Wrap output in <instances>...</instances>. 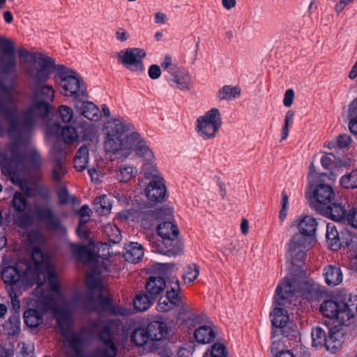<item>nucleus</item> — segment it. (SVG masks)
I'll return each instance as SVG.
<instances>
[{"mask_svg":"<svg viewBox=\"0 0 357 357\" xmlns=\"http://www.w3.org/2000/svg\"><path fill=\"white\" fill-rule=\"evenodd\" d=\"M46 280L54 300L46 296V311L52 306L58 326L61 332L63 344L72 352L67 357H115L116 347L112 340L119 323L113 319L93 321L89 328L79 333L73 331L72 302L61 293L56 266L46 252Z\"/></svg>","mask_w":357,"mask_h":357,"instance_id":"f257e3e1","label":"nucleus"},{"mask_svg":"<svg viewBox=\"0 0 357 357\" xmlns=\"http://www.w3.org/2000/svg\"><path fill=\"white\" fill-rule=\"evenodd\" d=\"M20 56L23 66L27 63V70L34 77L38 86L33 96L31 105L24 112H19L14 103V96L8 87L0 82V113L6 116L9 124V135L20 140L35 126L38 119L45 117V60L37 61L36 55L20 50Z\"/></svg>","mask_w":357,"mask_h":357,"instance_id":"f03ea898","label":"nucleus"},{"mask_svg":"<svg viewBox=\"0 0 357 357\" xmlns=\"http://www.w3.org/2000/svg\"><path fill=\"white\" fill-rule=\"evenodd\" d=\"M104 130V147L107 152L127 158L135 151L144 158L140 173L144 178L153 181L162 178L156 166L154 153L131 123L122 118L112 119L106 123Z\"/></svg>","mask_w":357,"mask_h":357,"instance_id":"7ed1b4c3","label":"nucleus"},{"mask_svg":"<svg viewBox=\"0 0 357 357\" xmlns=\"http://www.w3.org/2000/svg\"><path fill=\"white\" fill-rule=\"evenodd\" d=\"M4 283L11 287L10 296L13 308L18 310L20 301L15 291H22L30 289L34 284L44 285L45 281V253L43 245L32 248L31 261L23 272L15 266H7L1 273Z\"/></svg>","mask_w":357,"mask_h":357,"instance_id":"20e7f679","label":"nucleus"},{"mask_svg":"<svg viewBox=\"0 0 357 357\" xmlns=\"http://www.w3.org/2000/svg\"><path fill=\"white\" fill-rule=\"evenodd\" d=\"M313 290L312 284L305 279L297 280L290 277L284 278L277 286L274 296L275 307L270 314L271 324L274 328H283L289 321V315L286 309H291L301 301L298 299L297 293L303 294Z\"/></svg>","mask_w":357,"mask_h":357,"instance_id":"39448f33","label":"nucleus"},{"mask_svg":"<svg viewBox=\"0 0 357 357\" xmlns=\"http://www.w3.org/2000/svg\"><path fill=\"white\" fill-rule=\"evenodd\" d=\"M294 225L299 233L292 237L287 255L291 263L296 264L305 259L306 252L316 243L317 222L311 215H302L294 221Z\"/></svg>","mask_w":357,"mask_h":357,"instance_id":"423d86ee","label":"nucleus"},{"mask_svg":"<svg viewBox=\"0 0 357 357\" xmlns=\"http://www.w3.org/2000/svg\"><path fill=\"white\" fill-rule=\"evenodd\" d=\"M103 269H106L104 264L102 266H96L89 273L86 277V284L90 289L98 293V303L102 310L109 312L114 315H126L128 314L126 309L112 305L111 299L108 296V289L102 284L100 276Z\"/></svg>","mask_w":357,"mask_h":357,"instance_id":"0eeeda50","label":"nucleus"},{"mask_svg":"<svg viewBox=\"0 0 357 357\" xmlns=\"http://www.w3.org/2000/svg\"><path fill=\"white\" fill-rule=\"evenodd\" d=\"M61 86V93L71 98L75 102H79L89 98L86 86L82 77L75 70L69 68L56 84Z\"/></svg>","mask_w":357,"mask_h":357,"instance_id":"6e6552de","label":"nucleus"},{"mask_svg":"<svg viewBox=\"0 0 357 357\" xmlns=\"http://www.w3.org/2000/svg\"><path fill=\"white\" fill-rule=\"evenodd\" d=\"M222 124L220 112L214 107L197 119L195 130L198 136L202 139H213L216 137Z\"/></svg>","mask_w":357,"mask_h":357,"instance_id":"1a4fd4ad","label":"nucleus"},{"mask_svg":"<svg viewBox=\"0 0 357 357\" xmlns=\"http://www.w3.org/2000/svg\"><path fill=\"white\" fill-rule=\"evenodd\" d=\"M11 159L8 165L9 173L13 176H18L27 171H33L39 167V160L36 154L21 153L12 146Z\"/></svg>","mask_w":357,"mask_h":357,"instance_id":"9d476101","label":"nucleus"},{"mask_svg":"<svg viewBox=\"0 0 357 357\" xmlns=\"http://www.w3.org/2000/svg\"><path fill=\"white\" fill-rule=\"evenodd\" d=\"M31 300L36 309H29L24 312V318L26 326L37 327L43 322L45 314V286L38 285L32 292Z\"/></svg>","mask_w":357,"mask_h":357,"instance_id":"9b49d317","label":"nucleus"},{"mask_svg":"<svg viewBox=\"0 0 357 357\" xmlns=\"http://www.w3.org/2000/svg\"><path fill=\"white\" fill-rule=\"evenodd\" d=\"M146 53L144 50L129 47L118 52V61L130 72L139 75L144 72L143 60Z\"/></svg>","mask_w":357,"mask_h":357,"instance_id":"f8f14e48","label":"nucleus"},{"mask_svg":"<svg viewBox=\"0 0 357 357\" xmlns=\"http://www.w3.org/2000/svg\"><path fill=\"white\" fill-rule=\"evenodd\" d=\"M349 306L327 300L321 304L319 310L324 317L335 319L340 325H347L352 319V310Z\"/></svg>","mask_w":357,"mask_h":357,"instance_id":"ddd939ff","label":"nucleus"},{"mask_svg":"<svg viewBox=\"0 0 357 357\" xmlns=\"http://www.w3.org/2000/svg\"><path fill=\"white\" fill-rule=\"evenodd\" d=\"M147 327L150 340L160 342L173 336L176 331V323L174 320L159 319L149 323Z\"/></svg>","mask_w":357,"mask_h":357,"instance_id":"4468645a","label":"nucleus"},{"mask_svg":"<svg viewBox=\"0 0 357 357\" xmlns=\"http://www.w3.org/2000/svg\"><path fill=\"white\" fill-rule=\"evenodd\" d=\"M180 284L178 279H172L170 289H167L165 296L161 297L156 305L159 312H167L174 309L181 303Z\"/></svg>","mask_w":357,"mask_h":357,"instance_id":"2eb2a0df","label":"nucleus"},{"mask_svg":"<svg viewBox=\"0 0 357 357\" xmlns=\"http://www.w3.org/2000/svg\"><path fill=\"white\" fill-rule=\"evenodd\" d=\"M153 251L159 254L176 256L183 251V245L178 236L163 237L153 241Z\"/></svg>","mask_w":357,"mask_h":357,"instance_id":"dca6fc26","label":"nucleus"},{"mask_svg":"<svg viewBox=\"0 0 357 357\" xmlns=\"http://www.w3.org/2000/svg\"><path fill=\"white\" fill-rule=\"evenodd\" d=\"M1 48L3 55L0 56V73H11L15 71L16 67L14 47L10 40L2 39Z\"/></svg>","mask_w":357,"mask_h":357,"instance_id":"f3484780","label":"nucleus"},{"mask_svg":"<svg viewBox=\"0 0 357 357\" xmlns=\"http://www.w3.org/2000/svg\"><path fill=\"white\" fill-rule=\"evenodd\" d=\"M144 192L147 199L153 203H161L165 201L167 189L163 178L150 181Z\"/></svg>","mask_w":357,"mask_h":357,"instance_id":"a211bd4d","label":"nucleus"},{"mask_svg":"<svg viewBox=\"0 0 357 357\" xmlns=\"http://www.w3.org/2000/svg\"><path fill=\"white\" fill-rule=\"evenodd\" d=\"M325 178H321L313 186H310L312 190V193L316 201L321 204H327L332 199L334 198L335 194L328 184H325L324 182Z\"/></svg>","mask_w":357,"mask_h":357,"instance_id":"6ab92c4d","label":"nucleus"},{"mask_svg":"<svg viewBox=\"0 0 357 357\" xmlns=\"http://www.w3.org/2000/svg\"><path fill=\"white\" fill-rule=\"evenodd\" d=\"M75 108L81 115L93 122H98L102 118L100 109L93 102L86 100L75 102Z\"/></svg>","mask_w":357,"mask_h":357,"instance_id":"aec40b11","label":"nucleus"},{"mask_svg":"<svg viewBox=\"0 0 357 357\" xmlns=\"http://www.w3.org/2000/svg\"><path fill=\"white\" fill-rule=\"evenodd\" d=\"M64 161L65 155L61 152L54 156L52 162L51 178L54 183H61L68 172Z\"/></svg>","mask_w":357,"mask_h":357,"instance_id":"412c9836","label":"nucleus"},{"mask_svg":"<svg viewBox=\"0 0 357 357\" xmlns=\"http://www.w3.org/2000/svg\"><path fill=\"white\" fill-rule=\"evenodd\" d=\"M69 68L56 63L54 59L46 56V81L52 79L54 84L59 82V79L66 73Z\"/></svg>","mask_w":357,"mask_h":357,"instance_id":"4be33fe9","label":"nucleus"},{"mask_svg":"<svg viewBox=\"0 0 357 357\" xmlns=\"http://www.w3.org/2000/svg\"><path fill=\"white\" fill-rule=\"evenodd\" d=\"M194 337L199 343H209L215 337L214 325L211 321L206 320L204 323L196 328L194 332Z\"/></svg>","mask_w":357,"mask_h":357,"instance_id":"5701e85b","label":"nucleus"},{"mask_svg":"<svg viewBox=\"0 0 357 357\" xmlns=\"http://www.w3.org/2000/svg\"><path fill=\"white\" fill-rule=\"evenodd\" d=\"M170 81L174 87L181 91H188L192 86L190 74L183 68L176 70V73L171 76Z\"/></svg>","mask_w":357,"mask_h":357,"instance_id":"b1692460","label":"nucleus"},{"mask_svg":"<svg viewBox=\"0 0 357 357\" xmlns=\"http://www.w3.org/2000/svg\"><path fill=\"white\" fill-rule=\"evenodd\" d=\"M326 283L329 286H336L340 284L343 275L340 268L335 265H328L323 270Z\"/></svg>","mask_w":357,"mask_h":357,"instance_id":"393cba45","label":"nucleus"},{"mask_svg":"<svg viewBox=\"0 0 357 357\" xmlns=\"http://www.w3.org/2000/svg\"><path fill=\"white\" fill-rule=\"evenodd\" d=\"M144 256L142 245L136 242H130L125 245L123 257L127 261L137 263Z\"/></svg>","mask_w":357,"mask_h":357,"instance_id":"a878e982","label":"nucleus"},{"mask_svg":"<svg viewBox=\"0 0 357 357\" xmlns=\"http://www.w3.org/2000/svg\"><path fill=\"white\" fill-rule=\"evenodd\" d=\"M80 129V136L83 141L90 142L91 143L98 141V126L93 123H88L85 121H80L78 125Z\"/></svg>","mask_w":357,"mask_h":357,"instance_id":"bb28decb","label":"nucleus"},{"mask_svg":"<svg viewBox=\"0 0 357 357\" xmlns=\"http://www.w3.org/2000/svg\"><path fill=\"white\" fill-rule=\"evenodd\" d=\"M170 213V210L163 208H158L153 211H147L142 214V225L145 228H149L153 225L155 221Z\"/></svg>","mask_w":357,"mask_h":357,"instance_id":"cd10ccee","label":"nucleus"},{"mask_svg":"<svg viewBox=\"0 0 357 357\" xmlns=\"http://www.w3.org/2000/svg\"><path fill=\"white\" fill-rule=\"evenodd\" d=\"M166 287V282L162 277H150L146 281V290L155 300Z\"/></svg>","mask_w":357,"mask_h":357,"instance_id":"c85d7f7f","label":"nucleus"},{"mask_svg":"<svg viewBox=\"0 0 357 357\" xmlns=\"http://www.w3.org/2000/svg\"><path fill=\"white\" fill-rule=\"evenodd\" d=\"M46 230L63 234L65 228L59 216L50 208L46 207Z\"/></svg>","mask_w":357,"mask_h":357,"instance_id":"c756f323","label":"nucleus"},{"mask_svg":"<svg viewBox=\"0 0 357 357\" xmlns=\"http://www.w3.org/2000/svg\"><path fill=\"white\" fill-rule=\"evenodd\" d=\"M137 172L133 165H124L116 170L115 177L120 183H128L136 176Z\"/></svg>","mask_w":357,"mask_h":357,"instance_id":"7c9ffc66","label":"nucleus"},{"mask_svg":"<svg viewBox=\"0 0 357 357\" xmlns=\"http://www.w3.org/2000/svg\"><path fill=\"white\" fill-rule=\"evenodd\" d=\"M70 248L73 254L79 260L86 263L95 261L96 255L89 248L77 244H72Z\"/></svg>","mask_w":357,"mask_h":357,"instance_id":"2f4dec72","label":"nucleus"},{"mask_svg":"<svg viewBox=\"0 0 357 357\" xmlns=\"http://www.w3.org/2000/svg\"><path fill=\"white\" fill-rule=\"evenodd\" d=\"M155 299L144 292H139L133 299L134 307L139 312L147 310L153 303Z\"/></svg>","mask_w":357,"mask_h":357,"instance_id":"473e14b6","label":"nucleus"},{"mask_svg":"<svg viewBox=\"0 0 357 357\" xmlns=\"http://www.w3.org/2000/svg\"><path fill=\"white\" fill-rule=\"evenodd\" d=\"M89 162V149L86 145L82 146L77 151L75 159L74 164L75 168L77 171H82L86 167Z\"/></svg>","mask_w":357,"mask_h":357,"instance_id":"72a5a7b5","label":"nucleus"},{"mask_svg":"<svg viewBox=\"0 0 357 357\" xmlns=\"http://www.w3.org/2000/svg\"><path fill=\"white\" fill-rule=\"evenodd\" d=\"M157 233L160 238L178 236L179 230L176 225L172 222H164L158 225Z\"/></svg>","mask_w":357,"mask_h":357,"instance_id":"f704fd0d","label":"nucleus"},{"mask_svg":"<svg viewBox=\"0 0 357 357\" xmlns=\"http://www.w3.org/2000/svg\"><path fill=\"white\" fill-rule=\"evenodd\" d=\"M102 232L108 241L112 243H118L121 241L120 229L112 223L104 225Z\"/></svg>","mask_w":357,"mask_h":357,"instance_id":"c9c22d12","label":"nucleus"},{"mask_svg":"<svg viewBox=\"0 0 357 357\" xmlns=\"http://www.w3.org/2000/svg\"><path fill=\"white\" fill-rule=\"evenodd\" d=\"M130 338L131 341L137 346H144L147 343L148 340H150L148 327L135 328L132 333Z\"/></svg>","mask_w":357,"mask_h":357,"instance_id":"e433bc0d","label":"nucleus"},{"mask_svg":"<svg viewBox=\"0 0 357 357\" xmlns=\"http://www.w3.org/2000/svg\"><path fill=\"white\" fill-rule=\"evenodd\" d=\"M112 209V204L107 195H102L94 200V210L100 215L108 214Z\"/></svg>","mask_w":357,"mask_h":357,"instance_id":"4c0bfd02","label":"nucleus"},{"mask_svg":"<svg viewBox=\"0 0 357 357\" xmlns=\"http://www.w3.org/2000/svg\"><path fill=\"white\" fill-rule=\"evenodd\" d=\"M241 94V89L238 86L226 85L218 91L217 97L220 100H231L238 97Z\"/></svg>","mask_w":357,"mask_h":357,"instance_id":"58836bf2","label":"nucleus"},{"mask_svg":"<svg viewBox=\"0 0 357 357\" xmlns=\"http://www.w3.org/2000/svg\"><path fill=\"white\" fill-rule=\"evenodd\" d=\"M327 213L331 219L344 223L347 212L341 204L335 203L327 207Z\"/></svg>","mask_w":357,"mask_h":357,"instance_id":"ea45409f","label":"nucleus"},{"mask_svg":"<svg viewBox=\"0 0 357 357\" xmlns=\"http://www.w3.org/2000/svg\"><path fill=\"white\" fill-rule=\"evenodd\" d=\"M312 345L314 347H320L324 345L327 337L325 331L319 326L313 328L311 332Z\"/></svg>","mask_w":357,"mask_h":357,"instance_id":"a19ab883","label":"nucleus"},{"mask_svg":"<svg viewBox=\"0 0 357 357\" xmlns=\"http://www.w3.org/2000/svg\"><path fill=\"white\" fill-rule=\"evenodd\" d=\"M61 138L66 144H72L78 139L76 129L74 127L66 126L61 131Z\"/></svg>","mask_w":357,"mask_h":357,"instance_id":"79ce46f5","label":"nucleus"},{"mask_svg":"<svg viewBox=\"0 0 357 357\" xmlns=\"http://www.w3.org/2000/svg\"><path fill=\"white\" fill-rule=\"evenodd\" d=\"M338 332L331 331L327 337L324 346L328 351L332 353H335L341 347V341L337 338L339 336Z\"/></svg>","mask_w":357,"mask_h":357,"instance_id":"37998d69","label":"nucleus"},{"mask_svg":"<svg viewBox=\"0 0 357 357\" xmlns=\"http://www.w3.org/2000/svg\"><path fill=\"white\" fill-rule=\"evenodd\" d=\"M340 185L348 189L357 188V169L342 176L340 180Z\"/></svg>","mask_w":357,"mask_h":357,"instance_id":"c03bdc74","label":"nucleus"},{"mask_svg":"<svg viewBox=\"0 0 357 357\" xmlns=\"http://www.w3.org/2000/svg\"><path fill=\"white\" fill-rule=\"evenodd\" d=\"M176 307H177V314L176 320L174 322L176 323L177 327L178 323L181 324L183 319H186L192 312L191 307L183 301L181 297L180 305H176Z\"/></svg>","mask_w":357,"mask_h":357,"instance_id":"a18cd8bd","label":"nucleus"},{"mask_svg":"<svg viewBox=\"0 0 357 357\" xmlns=\"http://www.w3.org/2000/svg\"><path fill=\"white\" fill-rule=\"evenodd\" d=\"M206 319L203 316L192 313L186 319H183L180 325L188 328L198 327L204 323Z\"/></svg>","mask_w":357,"mask_h":357,"instance_id":"49530a36","label":"nucleus"},{"mask_svg":"<svg viewBox=\"0 0 357 357\" xmlns=\"http://www.w3.org/2000/svg\"><path fill=\"white\" fill-rule=\"evenodd\" d=\"M199 274V266L195 264H190L184 268L183 279L185 283H190L195 280Z\"/></svg>","mask_w":357,"mask_h":357,"instance_id":"de8ad7c7","label":"nucleus"},{"mask_svg":"<svg viewBox=\"0 0 357 357\" xmlns=\"http://www.w3.org/2000/svg\"><path fill=\"white\" fill-rule=\"evenodd\" d=\"M12 206L17 212L22 213L25 211L27 206V201L24 195L20 192H15L13 198Z\"/></svg>","mask_w":357,"mask_h":357,"instance_id":"09e8293b","label":"nucleus"},{"mask_svg":"<svg viewBox=\"0 0 357 357\" xmlns=\"http://www.w3.org/2000/svg\"><path fill=\"white\" fill-rule=\"evenodd\" d=\"M57 113L63 123H68L73 121L74 111L70 107L61 105L59 107Z\"/></svg>","mask_w":357,"mask_h":357,"instance_id":"8fccbe9b","label":"nucleus"},{"mask_svg":"<svg viewBox=\"0 0 357 357\" xmlns=\"http://www.w3.org/2000/svg\"><path fill=\"white\" fill-rule=\"evenodd\" d=\"M326 237L332 246L335 245L337 243L339 240V233L334 224H327Z\"/></svg>","mask_w":357,"mask_h":357,"instance_id":"3c124183","label":"nucleus"},{"mask_svg":"<svg viewBox=\"0 0 357 357\" xmlns=\"http://www.w3.org/2000/svg\"><path fill=\"white\" fill-rule=\"evenodd\" d=\"M162 69L167 72L171 76L176 73L181 68L174 63L171 56L166 55L161 63Z\"/></svg>","mask_w":357,"mask_h":357,"instance_id":"603ef678","label":"nucleus"},{"mask_svg":"<svg viewBox=\"0 0 357 357\" xmlns=\"http://www.w3.org/2000/svg\"><path fill=\"white\" fill-rule=\"evenodd\" d=\"M55 91L52 85L46 84V119L50 114L54 111V107L50 105L49 102H52L54 98Z\"/></svg>","mask_w":357,"mask_h":357,"instance_id":"864d4df0","label":"nucleus"},{"mask_svg":"<svg viewBox=\"0 0 357 357\" xmlns=\"http://www.w3.org/2000/svg\"><path fill=\"white\" fill-rule=\"evenodd\" d=\"M327 177V174L324 173L318 176L317 172L315 170L314 165L311 164L309 167L308 180L310 183V186H313L317 181H320L321 178H325Z\"/></svg>","mask_w":357,"mask_h":357,"instance_id":"5fc2aeb1","label":"nucleus"},{"mask_svg":"<svg viewBox=\"0 0 357 357\" xmlns=\"http://www.w3.org/2000/svg\"><path fill=\"white\" fill-rule=\"evenodd\" d=\"M344 223L357 228V207H352L347 211Z\"/></svg>","mask_w":357,"mask_h":357,"instance_id":"6e6d98bb","label":"nucleus"},{"mask_svg":"<svg viewBox=\"0 0 357 357\" xmlns=\"http://www.w3.org/2000/svg\"><path fill=\"white\" fill-rule=\"evenodd\" d=\"M211 357H226V348L221 343H215L211 351Z\"/></svg>","mask_w":357,"mask_h":357,"instance_id":"4d7b16f0","label":"nucleus"},{"mask_svg":"<svg viewBox=\"0 0 357 357\" xmlns=\"http://www.w3.org/2000/svg\"><path fill=\"white\" fill-rule=\"evenodd\" d=\"M58 197L59 199V202L61 204H68L70 201V197H69L68 190L65 188H61L59 190ZM70 199L72 200V202L74 204L77 202V199L74 196L70 197Z\"/></svg>","mask_w":357,"mask_h":357,"instance_id":"13d9d810","label":"nucleus"},{"mask_svg":"<svg viewBox=\"0 0 357 357\" xmlns=\"http://www.w3.org/2000/svg\"><path fill=\"white\" fill-rule=\"evenodd\" d=\"M341 305H350L349 308L352 310V318L354 316V309L357 305V296L349 294L345 298L344 302L340 303Z\"/></svg>","mask_w":357,"mask_h":357,"instance_id":"bf43d9fd","label":"nucleus"},{"mask_svg":"<svg viewBox=\"0 0 357 357\" xmlns=\"http://www.w3.org/2000/svg\"><path fill=\"white\" fill-rule=\"evenodd\" d=\"M291 353L294 354V357H309V353L306 347L302 344H297L292 349Z\"/></svg>","mask_w":357,"mask_h":357,"instance_id":"052dcab7","label":"nucleus"},{"mask_svg":"<svg viewBox=\"0 0 357 357\" xmlns=\"http://www.w3.org/2000/svg\"><path fill=\"white\" fill-rule=\"evenodd\" d=\"M148 74L151 79H157L161 75V69L159 66L156 64H152L149 68Z\"/></svg>","mask_w":357,"mask_h":357,"instance_id":"680f3d73","label":"nucleus"},{"mask_svg":"<svg viewBox=\"0 0 357 357\" xmlns=\"http://www.w3.org/2000/svg\"><path fill=\"white\" fill-rule=\"evenodd\" d=\"M351 141V138L347 134L340 135L337 138V144L340 148L347 146Z\"/></svg>","mask_w":357,"mask_h":357,"instance_id":"e2e57ef3","label":"nucleus"},{"mask_svg":"<svg viewBox=\"0 0 357 357\" xmlns=\"http://www.w3.org/2000/svg\"><path fill=\"white\" fill-rule=\"evenodd\" d=\"M294 98V90L291 89H287L284 93V99H283L284 105L287 107H290L293 103Z\"/></svg>","mask_w":357,"mask_h":357,"instance_id":"0e129e2a","label":"nucleus"},{"mask_svg":"<svg viewBox=\"0 0 357 357\" xmlns=\"http://www.w3.org/2000/svg\"><path fill=\"white\" fill-rule=\"evenodd\" d=\"M168 17L165 13L158 11L154 15V22L157 24H163L167 22Z\"/></svg>","mask_w":357,"mask_h":357,"instance_id":"69168bd1","label":"nucleus"},{"mask_svg":"<svg viewBox=\"0 0 357 357\" xmlns=\"http://www.w3.org/2000/svg\"><path fill=\"white\" fill-rule=\"evenodd\" d=\"M89 174L91 176V181L96 183H100L101 181V178L102 177V174L100 172V171L91 168L88 170Z\"/></svg>","mask_w":357,"mask_h":357,"instance_id":"338daca9","label":"nucleus"},{"mask_svg":"<svg viewBox=\"0 0 357 357\" xmlns=\"http://www.w3.org/2000/svg\"><path fill=\"white\" fill-rule=\"evenodd\" d=\"M349 129L354 135H357V116H349Z\"/></svg>","mask_w":357,"mask_h":357,"instance_id":"774afa93","label":"nucleus"}]
</instances>
